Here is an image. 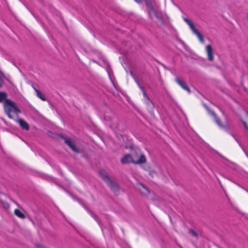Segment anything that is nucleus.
I'll use <instances>...</instances> for the list:
<instances>
[{"label":"nucleus","instance_id":"nucleus-1","mask_svg":"<svg viewBox=\"0 0 248 248\" xmlns=\"http://www.w3.org/2000/svg\"><path fill=\"white\" fill-rule=\"evenodd\" d=\"M104 120L112 128L116 129L119 124V119L110 108H108L104 114Z\"/></svg>","mask_w":248,"mask_h":248},{"label":"nucleus","instance_id":"nucleus-2","mask_svg":"<svg viewBox=\"0 0 248 248\" xmlns=\"http://www.w3.org/2000/svg\"><path fill=\"white\" fill-rule=\"evenodd\" d=\"M99 174L102 179L107 184L114 193L117 195L119 190V187L117 183L113 181L108 175L107 173L104 170H100Z\"/></svg>","mask_w":248,"mask_h":248},{"label":"nucleus","instance_id":"nucleus-3","mask_svg":"<svg viewBox=\"0 0 248 248\" xmlns=\"http://www.w3.org/2000/svg\"><path fill=\"white\" fill-rule=\"evenodd\" d=\"M5 107L6 113L10 119H13V116L11 114V112H13L16 114L21 112L16 104L11 100H6V106Z\"/></svg>","mask_w":248,"mask_h":248},{"label":"nucleus","instance_id":"nucleus-4","mask_svg":"<svg viewBox=\"0 0 248 248\" xmlns=\"http://www.w3.org/2000/svg\"><path fill=\"white\" fill-rule=\"evenodd\" d=\"M146 161V160L145 156H142L140 160H137L135 157H132L131 155L129 154L124 155L121 160V163L123 164L130 162L136 164H140L145 163Z\"/></svg>","mask_w":248,"mask_h":248},{"label":"nucleus","instance_id":"nucleus-5","mask_svg":"<svg viewBox=\"0 0 248 248\" xmlns=\"http://www.w3.org/2000/svg\"><path fill=\"white\" fill-rule=\"evenodd\" d=\"M184 20L189 25L190 29L192 30L193 32L197 35L200 42L203 43L204 39L202 35L195 28L192 21L186 18H184Z\"/></svg>","mask_w":248,"mask_h":248},{"label":"nucleus","instance_id":"nucleus-6","mask_svg":"<svg viewBox=\"0 0 248 248\" xmlns=\"http://www.w3.org/2000/svg\"><path fill=\"white\" fill-rule=\"evenodd\" d=\"M175 81L184 90L186 91L189 93L191 92L190 89L186 85V83L185 81L182 80L179 78H176Z\"/></svg>","mask_w":248,"mask_h":248},{"label":"nucleus","instance_id":"nucleus-7","mask_svg":"<svg viewBox=\"0 0 248 248\" xmlns=\"http://www.w3.org/2000/svg\"><path fill=\"white\" fill-rule=\"evenodd\" d=\"M65 142L71 148L73 151L76 153L78 152V149L76 148V146L70 139L65 138Z\"/></svg>","mask_w":248,"mask_h":248},{"label":"nucleus","instance_id":"nucleus-8","mask_svg":"<svg viewBox=\"0 0 248 248\" xmlns=\"http://www.w3.org/2000/svg\"><path fill=\"white\" fill-rule=\"evenodd\" d=\"M206 50L207 53L208 59L210 61L214 60V56L213 54V50L210 45H207L206 46Z\"/></svg>","mask_w":248,"mask_h":248},{"label":"nucleus","instance_id":"nucleus-9","mask_svg":"<svg viewBox=\"0 0 248 248\" xmlns=\"http://www.w3.org/2000/svg\"><path fill=\"white\" fill-rule=\"evenodd\" d=\"M17 122L19 124L20 126L24 129L28 130L29 129V125L28 123L22 119H19L17 120Z\"/></svg>","mask_w":248,"mask_h":248},{"label":"nucleus","instance_id":"nucleus-10","mask_svg":"<svg viewBox=\"0 0 248 248\" xmlns=\"http://www.w3.org/2000/svg\"><path fill=\"white\" fill-rule=\"evenodd\" d=\"M138 188L143 195H147L149 193L148 189L141 184H139Z\"/></svg>","mask_w":248,"mask_h":248},{"label":"nucleus","instance_id":"nucleus-11","mask_svg":"<svg viewBox=\"0 0 248 248\" xmlns=\"http://www.w3.org/2000/svg\"><path fill=\"white\" fill-rule=\"evenodd\" d=\"M7 94L4 92H0V103H2L4 101L5 102V106H6V100H9L7 98Z\"/></svg>","mask_w":248,"mask_h":248},{"label":"nucleus","instance_id":"nucleus-12","mask_svg":"<svg viewBox=\"0 0 248 248\" xmlns=\"http://www.w3.org/2000/svg\"><path fill=\"white\" fill-rule=\"evenodd\" d=\"M209 112L211 114H212L214 116L215 121L216 122V123L218 124V125L220 127H223V126L221 124L219 119L217 117L215 113L212 110H209Z\"/></svg>","mask_w":248,"mask_h":248},{"label":"nucleus","instance_id":"nucleus-13","mask_svg":"<svg viewBox=\"0 0 248 248\" xmlns=\"http://www.w3.org/2000/svg\"><path fill=\"white\" fill-rule=\"evenodd\" d=\"M35 92H36V95L38 98H39L43 101L46 100V98L45 96V95L41 92H40L38 90L35 89Z\"/></svg>","mask_w":248,"mask_h":248},{"label":"nucleus","instance_id":"nucleus-14","mask_svg":"<svg viewBox=\"0 0 248 248\" xmlns=\"http://www.w3.org/2000/svg\"><path fill=\"white\" fill-rule=\"evenodd\" d=\"M15 214L21 218H24L25 217L24 214L18 209H16L15 210Z\"/></svg>","mask_w":248,"mask_h":248},{"label":"nucleus","instance_id":"nucleus-15","mask_svg":"<svg viewBox=\"0 0 248 248\" xmlns=\"http://www.w3.org/2000/svg\"><path fill=\"white\" fill-rule=\"evenodd\" d=\"M137 83H138V85L139 88H140V90L142 92L143 95L144 97V100L149 98V96H148L147 94L146 93L143 87H142L139 82H137Z\"/></svg>","mask_w":248,"mask_h":248},{"label":"nucleus","instance_id":"nucleus-16","mask_svg":"<svg viewBox=\"0 0 248 248\" xmlns=\"http://www.w3.org/2000/svg\"><path fill=\"white\" fill-rule=\"evenodd\" d=\"M137 83H138V85L139 88H140V90L142 92L143 95L144 97V100L149 98V96H148L147 94L146 93L143 87H142L139 82H137Z\"/></svg>","mask_w":248,"mask_h":248},{"label":"nucleus","instance_id":"nucleus-17","mask_svg":"<svg viewBox=\"0 0 248 248\" xmlns=\"http://www.w3.org/2000/svg\"><path fill=\"white\" fill-rule=\"evenodd\" d=\"M137 83H138V85L139 88H140V90L142 92L143 95L144 97V100L149 98V96H148L147 94L146 93L143 87H142L139 82H137Z\"/></svg>","mask_w":248,"mask_h":248},{"label":"nucleus","instance_id":"nucleus-18","mask_svg":"<svg viewBox=\"0 0 248 248\" xmlns=\"http://www.w3.org/2000/svg\"><path fill=\"white\" fill-rule=\"evenodd\" d=\"M132 157H135L137 160H140L141 156H144L143 155L141 154L140 151L136 152L135 154L131 155Z\"/></svg>","mask_w":248,"mask_h":248},{"label":"nucleus","instance_id":"nucleus-19","mask_svg":"<svg viewBox=\"0 0 248 248\" xmlns=\"http://www.w3.org/2000/svg\"><path fill=\"white\" fill-rule=\"evenodd\" d=\"M90 215L92 216V217L98 222V224L101 226V222L98 219L97 216L94 214L92 211L90 210H88Z\"/></svg>","mask_w":248,"mask_h":248},{"label":"nucleus","instance_id":"nucleus-20","mask_svg":"<svg viewBox=\"0 0 248 248\" xmlns=\"http://www.w3.org/2000/svg\"><path fill=\"white\" fill-rule=\"evenodd\" d=\"M144 102L148 106H152V107H154V104L149 97L145 99Z\"/></svg>","mask_w":248,"mask_h":248},{"label":"nucleus","instance_id":"nucleus-21","mask_svg":"<svg viewBox=\"0 0 248 248\" xmlns=\"http://www.w3.org/2000/svg\"><path fill=\"white\" fill-rule=\"evenodd\" d=\"M147 5L151 9V10L154 13L155 16L157 18H158V17L157 15V14H156V13L155 12V10H154V9L153 8V7L152 6V4L150 3H147Z\"/></svg>","mask_w":248,"mask_h":248},{"label":"nucleus","instance_id":"nucleus-22","mask_svg":"<svg viewBox=\"0 0 248 248\" xmlns=\"http://www.w3.org/2000/svg\"><path fill=\"white\" fill-rule=\"evenodd\" d=\"M189 232L194 236L197 237L198 234L196 232H195L194 230L190 229L189 230Z\"/></svg>","mask_w":248,"mask_h":248},{"label":"nucleus","instance_id":"nucleus-23","mask_svg":"<svg viewBox=\"0 0 248 248\" xmlns=\"http://www.w3.org/2000/svg\"><path fill=\"white\" fill-rule=\"evenodd\" d=\"M2 84V81L1 78L0 77V87H1Z\"/></svg>","mask_w":248,"mask_h":248},{"label":"nucleus","instance_id":"nucleus-24","mask_svg":"<svg viewBox=\"0 0 248 248\" xmlns=\"http://www.w3.org/2000/svg\"><path fill=\"white\" fill-rule=\"evenodd\" d=\"M136 0L137 2H139V3L140 2V0Z\"/></svg>","mask_w":248,"mask_h":248},{"label":"nucleus","instance_id":"nucleus-25","mask_svg":"<svg viewBox=\"0 0 248 248\" xmlns=\"http://www.w3.org/2000/svg\"><path fill=\"white\" fill-rule=\"evenodd\" d=\"M33 88L34 89V91H35V89H37L36 88H35L34 86H32Z\"/></svg>","mask_w":248,"mask_h":248},{"label":"nucleus","instance_id":"nucleus-26","mask_svg":"<svg viewBox=\"0 0 248 248\" xmlns=\"http://www.w3.org/2000/svg\"><path fill=\"white\" fill-rule=\"evenodd\" d=\"M244 189H245L247 192H248V190H247L246 189H245V188H244Z\"/></svg>","mask_w":248,"mask_h":248}]
</instances>
